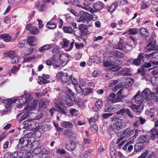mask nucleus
Wrapping results in <instances>:
<instances>
[{
	"mask_svg": "<svg viewBox=\"0 0 158 158\" xmlns=\"http://www.w3.org/2000/svg\"><path fill=\"white\" fill-rule=\"evenodd\" d=\"M73 126V124L69 122H64L62 123V126L66 128H71Z\"/></svg>",
	"mask_w": 158,
	"mask_h": 158,
	"instance_id": "obj_32",
	"label": "nucleus"
},
{
	"mask_svg": "<svg viewBox=\"0 0 158 158\" xmlns=\"http://www.w3.org/2000/svg\"><path fill=\"white\" fill-rule=\"evenodd\" d=\"M30 32L33 35H36L39 33V30L36 27L33 26L30 30Z\"/></svg>",
	"mask_w": 158,
	"mask_h": 158,
	"instance_id": "obj_35",
	"label": "nucleus"
},
{
	"mask_svg": "<svg viewBox=\"0 0 158 158\" xmlns=\"http://www.w3.org/2000/svg\"><path fill=\"white\" fill-rule=\"evenodd\" d=\"M130 69L127 68H123L120 71L121 74L124 76H131V74L130 73Z\"/></svg>",
	"mask_w": 158,
	"mask_h": 158,
	"instance_id": "obj_17",
	"label": "nucleus"
},
{
	"mask_svg": "<svg viewBox=\"0 0 158 158\" xmlns=\"http://www.w3.org/2000/svg\"><path fill=\"white\" fill-rule=\"evenodd\" d=\"M13 104L16 106H19L24 103L22 99H14L13 100Z\"/></svg>",
	"mask_w": 158,
	"mask_h": 158,
	"instance_id": "obj_25",
	"label": "nucleus"
},
{
	"mask_svg": "<svg viewBox=\"0 0 158 158\" xmlns=\"http://www.w3.org/2000/svg\"><path fill=\"white\" fill-rule=\"evenodd\" d=\"M151 99L155 102H158V94L156 93H152L151 94Z\"/></svg>",
	"mask_w": 158,
	"mask_h": 158,
	"instance_id": "obj_42",
	"label": "nucleus"
},
{
	"mask_svg": "<svg viewBox=\"0 0 158 158\" xmlns=\"http://www.w3.org/2000/svg\"><path fill=\"white\" fill-rule=\"evenodd\" d=\"M143 148V146L140 145V143H137L134 146L135 151V152H140Z\"/></svg>",
	"mask_w": 158,
	"mask_h": 158,
	"instance_id": "obj_28",
	"label": "nucleus"
},
{
	"mask_svg": "<svg viewBox=\"0 0 158 158\" xmlns=\"http://www.w3.org/2000/svg\"><path fill=\"white\" fill-rule=\"evenodd\" d=\"M150 89L148 88H146L141 93V97L143 100H145L147 101H149L151 100V94Z\"/></svg>",
	"mask_w": 158,
	"mask_h": 158,
	"instance_id": "obj_5",
	"label": "nucleus"
},
{
	"mask_svg": "<svg viewBox=\"0 0 158 158\" xmlns=\"http://www.w3.org/2000/svg\"><path fill=\"white\" fill-rule=\"evenodd\" d=\"M120 117L118 116H114L111 118L112 121V122H118V120H121V119H120Z\"/></svg>",
	"mask_w": 158,
	"mask_h": 158,
	"instance_id": "obj_62",
	"label": "nucleus"
},
{
	"mask_svg": "<svg viewBox=\"0 0 158 158\" xmlns=\"http://www.w3.org/2000/svg\"><path fill=\"white\" fill-rule=\"evenodd\" d=\"M121 69V66L118 65L112 66L110 68V70L111 71L113 72H116L118 71V70H119Z\"/></svg>",
	"mask_w": 158,
	"mask_h": 158,
	"instance_id": "obj_47",
	"label": "nucleus"
},
{
	"mask_svg": "<svg viewBox=\"0 0 158 158\" xmlns=\"http://www.w3.org/2000/svg\"><path fill=\"white\" fill-rule=\"evenodd\" d=\"M83 9L90 12L91 13L93 11V9L91 8L87 2L85 1L83 4Z\"/></svg>",
	"mask_w": 158,
	"mask_h": 158,
	"instance_id": "obj_23",
	"label": "nucleus"
},
{
	"mask_svg": "<svg viewBox=\"0 0 158 158\" xmlns=\"http://www.w3.org/2000/svg\"><path fill=\"white\" fill-rule=\"evenodd\" d=\"M0 38L3 40L4 41L9 42L11 40V37L7 34H2L0 35Z\"/></svg>",
	"mask_w": 158,
	"mask_h": 158,
	"instance_id": "obj_20",
	"label": "nucleus"
},
{
	"mask_svg": "<svg viewBox=\"0 0 158 158\" xmlns=\"http://www.w3.org/2000/svg\"><path fill=\"white\" fill-rule=\"evenodd\" d=\"M122 89H120V90L118 91L117 92V98H119V101L121 100V99H122L124 97L122 95Z\"/></svg>",
	"mask_w": 158,
	"mask_h": 158,
	"instance_id": "obj_59",
	"label": "nucleus"
},
{
	"mask_svg": "<svg viewBox=\"0 0 158 158\" xmlns=\"http://www.w3.org/2000/svg\"><path fill=\"white\" fill-rule=\"evenodd\" d=\"M91 60L93 63H99L100 62V59L97 56H93L91 57Z\"/></svg>",
	"mask_w": 158,
	"mask_h": 158,
	"instance_id": "obj_44",
	"label": "nucleus"
},
{
	"mask_svg": "<svg viewBox=\"0 0 158 158\" xmlns=\"http://www.w3.org/2000/svg\"><path fill=\"white\" fill-rule=\"evenodd\" d=\"M65 94L66 95L68 96V97H71V96H72L73 97L75 94L69 88H68V90L67 91Z\"/></svg>",
	"mask_w": 158,
	"mask_h": 158,
	"instance_id": "obj_50",
	"label": "nucleus"
},
{
	"mask_svg": "<svg viewBox=\"0 0 158 158\" xmlns=\"http://www.w3.org/2000/svg\"><path fill=\"white\" fill-rule=\"evenodd\" d=\"M62 100L64 104H66L69 106H72L73 105L74 102L77 103H78V102L76 101L75 99L73 100L71 97L67 98L66 97H63L62 98Z\"/></svg>",
	"mask_w": 158,
	"mask_h": 158,
	"instance_id": "obj_6",
	"label": "nucleus"
},
{
	"mask_svg": "<svg viewBox=\"0 0 158 158\" xmlns=\"http://www.w3.org/2000/svg\"><path fill=\"white\" fill-rule=\"evenodd\" d=\"M25 42L26 41L25 40H21L20 41L18 45V47L19 48H21L23 47L25 44Z\"/></svg>",
	"mask_w": 158,
	"mask_h": 158,
	"instance_id": "obj_60",
	"label": "nucleus"
},
{
	"mask_svg": "<svg viewBox=\"0 0 158 158\" xmlns=\"http://www.w3.org/2000/svg\"><path fill=\"white\" fill-rule=\"evenodd\" d=\"M133 80L131 78H127L125 79V83L126 84L130 85L133 83Z\"/></svg>",
	"mask_w": 158,
	"mask_h": 158,
	"instance_id": "obj_52",
	"label": "nucleus"
},
{
	"mask_svg": "<svg viewBox=\"0 0 158 158\" xmlns=\"http://www.w3.org/2000/svg\"><path fill=\"white\" fill-rule=\"evenodd\" d=\"M25 103L27 104L28 103L30 102L32 100V97L31 95L29 94H26L25 96Z\"/></svg>",
	"mask_w": 158,
	"mask_h": 158,
	"instance_id": "obj_41",
	"label": "nucleus"
},
{
	"mask_svg": "<svg viewBox=\"0 0 158 158\" xmlns=\"http://www.w3.org/2000/svg\"><path fill=\"white\" fill-rule=\"evenodd\" d=\"M39 126V124L38 123L32 121L29 124V128L32 130L36 129Z\"/></svg>",
	"mask_w": 158,
	"mask_h": 158,
	"instance_id": "obj_30",
	"label": "nucleus"
},
{
	"mask_svg": "<svg viewBox=\"0 0 158 158\" xmlns=\"http://www.w3.org/2000/svg\"><path fill=\"white\" fill-rule=\"evenodd\" d=\"M138 31L139 30L137 28H131L128 30L129 34L134 35L137 34Z\"/></svg>",
	"mask_w": 158,
	"mask_h": 158,
	"instance_id": "obj_40",
	"label": "nucleus"
},
{
	"mask_svg": "<svg viewBox=\"0 0 158 158\" xmlns=\"http://www.w3.org/2000/svg\"><path fill=\"white\" fill-rule=\"evenodd\" d=\"M72 74H69L68 73H64L61 71L57 75L56 78L60 80L63 83H67L72 79Z\"/></svg>",
	"mask_w": 158,
	"mask_h": 158,
	"instance_id": "obj_2",
	"label": "nucleus"
},
{
	"mask_svg": "<svg viewBox=\"0 0 158 158\" xmlns=\"http://www.w3.org/2000/svg\"><path fill=\"white\" fill-rule=\"evenodd\" d=\"M110 154L111 158H116L117 156V152L115 149L114 148H110Z\"/></svg>",
	"mask_w": 158,
	"mask_h": 158,
	"instance_id": "obj_24",
	"label": "nucleus"
},
{
	"mask_svg": "<svg viewBox=\"0 0 158 158\" xmlns=\"http://www.w3.org/2000/svg\"><path fill=\"white\" fill-rule=\"evenodd\" d=\"M144 53H139L138 56L137 58L134 59L133 61V64L137 66L141 64L142 60H144V56H143Z\"/></svg>",
	"mask_w": 158,
	"mask_h": 158,
	"instance_id": "obj_8",
	"label": "nucleus"
},
{
	"mask_svg": "<svg viewBox=\"0 0 158 158\" xmlns=\"http://www.w3.org/2000/svg\"><path fill=\"white\" fill-rule=\"evenodd\" d=\"M57 55H58L57 53H55L53 55L52 59L46 60L45 62L46 64L47 65L51 66L55 63L56 62L55 58Z\"/></svg>",
	"mask_w": 158,
	"mask_h": 158,
	"instance_id": "obj_21",
	"label": "nucleus"
},
{
	"mask_svg": "<svg viewBox=\"0 0 158 158\" xmlns=\"http://www.w3.org/2000/svg\"><path fill=\"white\" fill-rule=\"evenodd\" d=\"M11 157L13 158H21L22 157V153L18 152H15L11 153Z\"/></svg>",
	"mask_w": 158,
	"mask_h": 158,
	"instance_id": "obj_29",
	"label": "nucleus"
},
{
	"mask_svg": "<svg viewBox=\"0 0 158 158\" xmlns=\"http://www.w3.org/2000/svg\"><path fill=\"white\" fill-rule=\"evenodd\" d=\"M76 147L75 143L74 142L71 143L70 144L67 145L66 148L69 151H72L75 149Z\"/></svg>",
	"mask_w": 158,
	"mask_h": 158,
	"instance_id": "obj_26",
	"label": "nucleus"
},
{
	"mask_svg": "<svg viewBox=\"0 0 158 158\" xmlns=\"http://www.w3.org/2000/svg\"><path fill=\"white\" fill-rule=\"evenodd\" d=\"M111 103H107L106 104L104 109V111L105 112H111L112 106L110 105Z\"/></svg>",
	"mask_w": 158,
	"mask_h": 158,
	"instance_id": "obj_34",
	"label": "nucleus"
},
{
	"mask_svg": "<svg viewBox=\"0 0 158 158\" xmlns=\"http://www.w3.org/2000/svg\"><path fill=\"white\" fill-rule=\"evenodd\" d=\"M139 141V143H143L145 142L148 141V139L147 138L146 136L145 135L140 136L138 138Z\"/></svg>",
	"mask_w": 158,
	"mask_h": 158,
	"instance_id": "obj_38",
	"label": "nucleus"
},
{
	"mask_svg": "<svg viewBox=\"0 0 158 158\" xmlns=\"http://www.w3.org/2000/svg\"><path fill=\"white\" fill-rule=\"evenodd\" d=\"M86 27L85 24H81L79 26V29L82 32Z\"/></svg>",
	"mask_w": 158,
	"mask_h": 158,
	"instance_id": "obj_63",
	"label": "nucleus"
},
{
	"mask_svg": "<svg viewBox=\"0 0 158 158\" xmlns=\"http://www.w3.org/2000/svg\"><path fill=\"white\" fill-rule=\"evenodd\" d=\"M50 78L49 75L43 74L42 77H39L40 81H38V83L40 85L46 84L48 83V81L46 80L49 79Z\"/></svg>",
	"mask_w": 158,
	"mask_h": 158,
	"instance_id": "obj_14",
	"label": "nucleus"
},
{
	"mask_svg": "<svg viewBox=\"0 0 158 158\" xmlns=\"http://www.w3.org/2000/svg\"><path fill=\"white\" fill-rule=\"evenodd\" d=\"M130 107L134 111L136 112L138 114H139L143 110L142 109V107L140 105L136 106L133 105L131 106Z\"/></svg>",
	"mask_w": 158,
	"mask_h": 158,
	"instance_id": "obj_19",
	"label": "nucleus"
},
{
	"mask_svg": "<svg viewBox=\"0 0 158 158\" xmlns=\"http://www.w3.org/2000/svg\"><path fill=\"white\" fill-rule=\"evenodd\" d=\"M25 50L26 51L28 52L27 53H25L26 55H29L32 53L33 51V49L32 48H29L28 47H25Z\"/></svg>",
	"mask_w": 158,
	"mask_h": 158,
	"instance_id": "obj_54",
	"label": "nucleus"
},
{
	"mask_svg": "<svg viewBox=\"0 0 158 158\" xmlns=\"http://www.w3.org/2000/svg\"><path fill=\"white\" fill-rule=\"evenodd\" d=\"M6 106L7 108L9 107H11L13 104V100L9 99L7 100H6Z\"/></svg>",
	"mask_w": 158,
	"mask_h": 158,
	"instance_id": "obj_45",
	"label": "nucleus"
},
{
	"mask_svg": "<svg viewBox=\"0 0 158 158\" xmlns=\"http://www.w3.org/2000/svg\"><path fill=\"white\" fill-rule=\"evenodd\" d=\"M117 7V6L116 5L115 3H114L108 7V10L109 12H113L115 10Z\"/></svg>",
	"mask_w": 158,
	"mask_h": 158,
	"instance_id": "obj_39",
	"label": "nucleus"
},
{
	"mask_svg": "<svg viewBox=\"0 0 158 158\" xmlns=\"http://www.w3.org/2000/svg\"><path fill=\"white\" fill-rule=\"evenodd\" d=\"M93 6L95 10L93 9V11L92 12V13L96 12L98 10L103 9L104 7V4L101 2H98L96 3H94Z\"/></svg>",
	"mask_w": 158,
	"mask_h": 158,
	"instance_id": "obj_7",
	"label": "nucleus"
},
{
	"mask_svg": "<svg viewBox=\"0 0 158 158\" xmlns=\"http://www.w3.org/2000/svg\"><path fill=\"white\" fill-rule=\"evenodd\" d=\"M19 143L23 145V146H27V142L26 139H25L23 137L20 138L19 140Z\"/></svg>",
	"mask_w": 158,
	"mask_h": 158,
	"instance_id": "obj_37",
	"label": "nucleus"
},
{
	"mask_svg": "<svg viewBox=\"0 0 158 158\" xmlns=\"http://www.w3.org/2000/svg\"><path fill=\"white\" fill-rule=\"evenodd\" d=\"M56 25L54 23L51 22V21L47 22V27L49 29H54L56 27Z\"/></svg>",
	"mask_w": 158,
	"mask_h": 158,
	"instance_id": "obj_27",
	"label": "nucleus"
},
{
	"mask_svg": "<svg viewBox=\"0 0 158 158\" xmlns=\"http://www.w3.org/2000/svg\"><path fill=\"white\" fill-rule=\"evenodd\" d=\"M125 45L124 44L123 42L120 39L119 42L118 44V47L116 48L117 49H118L119 50H122L123 48H125Z\"/></svg>",
	"mask_w": 158,
	"mask_h": 158,
	"instance_id": "obj_43",
	"label": "nucleus"
},
{
	"mask_svg": "<svg viewBox=\"0 0 158 158\" xmlns=\"http://www.w3.org/2000/svg\"><path fill=\"white\" fill-rule=\"evenodd\" d=\"M114 64V62L113 61L107 60L104 62L103 63V65L105 67H108Z\"/></svg>",
	"mask_w": 158,
	"mask_h": 158,
	"instance_id": "obj_53",
	"label": "nucleus"
},
{
	"mask_svg": "<svg viewBox=\"0 0 158 158\" xmlns=\"http://www.w3.org/2000/svg\"><path fill=\"white\" fill-rule=\"evenodd\" d=\"M102 102L101 101L98 100L95 103V106L99 109H100L102 107Z\"/></svg>",
	"mask_w": 158,
	"mask_h": 158,
	"instance_id": "obj_49",
	"label": "nucleus"
},
{
	"mask_svg": "<svg viewBox=\"0 0 158 158\" xmlns=\"http://www.w3.org/2000/svg\"><path fill=\"white\" fill-rule=\"evenodd\" d=\"M90 129L92 131L94 132H97L98 130L97 125L95 124H93L90 127Z\"/></svg>",
	"mask_w": 158,
	"mask_h": 158,
	"instance_id": "obj_51",
	"label": "nucleus"
},
{
	"mask_svg": "<svg viewBox=\"0 0 158 158\" xmlns=\"http://www.w3.org/2000/svg\"><path fill=\"white\" fill-rule=\"evenodd\" d=\"M113 55L118 58H122L124 56V53L121 51H115L113 52Z\"/></svg>",
	"mask_w": 158,
	"mask_h": 158,
	"instance_id": "obj_22",
	"label": "nucleus"
},
{
	"mask_svg": "<svg viewBox=\"0 0 158 158\" xmlns=\"http://www.w3.org/2000/svg\"><path fill=\"white\" fill-rule=\"evenodd\" d=\"M60 62L64 65L67 64L69 60V55L67 54H62L60 56Z\"/></svg>",
	"mask_w": 158,
	"mask_h": 158,
	"instance_id": "obj_10",
	"label": "nucleus"
},
{
	"mask_svg": "<svg viewBox=\"0 0 158 158\" xmlns=\"http://www.w3.org/2000/svg\"><path fill=\"white\" fill-rule=\"evenodd\" d=\"M20 67V64H18L17 66H13L11 69V72L12 73H15L18 70H19Z\"/></svg>",
	"mask_w": 158,
	"mask_h": 158,
	"instance_id": "obj_46",
	"label": "nucleus"
},
{
	"mask_svg": "<svg viewBox=\"0 0 158 158\" xmlns=\"http://www.w3.org/2000/svg\"><path fill=\"white\" fill-rule=\"evenodd\" d=\"M33 134L32 132L28 133L25 134L23 137L25 139H31Z\"/></svg>",
	"mask_w": 158,
	"mask_h": 158,
	"instance_id": "obj_56",
	"label": "nucleus"
},
{
	"mask_svg": "<svg viewBox=\"0 0 158 158\" xmlns=\"http://www.w3.org/2000/svg\"><path fill=\"white\" fill-rule=\"evenodd\" d=\"M63 29L64 32L65 33L71 34L73 31V30L72 27L70 26L64 27Z\"/></svg>",
	"mask_w": 158,
	"mask_h": 158,
	"instance_id": "obj_31",
	"label": "nucleus"
},
{
	"mask_svg": "<svg viewBox=\"0 0 158 158\" xmlns=\"http://www.w3.org/2000/svg\"><path fill=\"white\" fill-rule=\"evenodd\" d=\"M4 55L5 56L9 57L10 58L11 63L12 64L17 63L19 61V57L17 55L14 51H10L5 53Z\"/></svg>",
	"mask_w": 158,
	"mask_h": 158,
	"instance_id": "obj_4",
	"label": "nucleus"
},
{
	"mask_svg": "<svg viewBox=\"0 0 158 158\" xmlns=\"http://www.w3.org/2000/svg\"><path fill=\"white\" fill-rule=\"evenodd\" d=\"M137 73L141 75H143L145 74V70L143 66H141L138 69Z\"/></svg>",
	"mask_w": 158,
	"mask_h": 158,
	"instance_id": "obj_36",
	"label": "nucleus"
},
{
	"mask_svg": "<svg viewBox=\"0 0 158 158\" xmlns=\"http://www.w3.org/2000/svg\"><path fill=\"white\" fill-rule=\"evenodd\" d=\"M81 16L79 19L80 21L85 22V20H89L91 18L90 14L86 12H81Z\"/></svg>",
	"mask_w": 158,
	"mask_h": 158,
	"instance_id": "obj_11",
	"label": "nucleus"
},
{
	"mask_svg": "<svg viewBox=\"0 0 158 158\" xmlns=\"http://www.w3.org/2000/svg\"><path fill=\"white\" fill-rule=\"evenodd\" d=\"M140 93V91H139L132 98L133 101L139 105L141 104L143 102V99L142 98L141 96L139 95Z\"/></svg>",
	"mask_w": 158,
	"mask_h": 158,
	"instance_id": "obj_13",
	"label": "nucleus"
},
{
	"mask_svg": "<svg viewBox=\"0 0 158 158\" xmlns=\"http://www.w3.org/2000/svg\"><path fill=\"white\" fill-rule=\"evenodd\" d=\"M149 151L148 150H146L138 158H145L148 155Z\"/></svg>",
	"mask_w": 158,
	"mask_h": 158,
	"instance_id": "obj_55",
	"label": "nucleus"
},
{
	"mask_svg": "<svg viewBox=\"0 0 158 158\" xmlns=\"http://www.w3.org/2000/svg\"><path fill=\"white\" fill-rule=\"evenodd\" d=\"M140 34L142 36L145 38L149 36L150 34V31L144 27L141 28L139 31Z\"/></svg>",
	"mask_w": 158,
	"mask_h": 158,
	"instance_id": "obj_16",
	"label": "nucleus"
},
{
	"mask_svg": "<svg viewBox=\"0 0 158 158\" xmlns=\"http://www.w3.org/2000/svg\"><path fill=\"white\" fill-rule=\"evenodd\" d=\"M126 125V124L123 123L117 122L111 125L109 130H113L114 133H117L118 131H120L123 130Z\"/></svg>",
	"mask_w": 158,
	"mask_h": 158,
	"instance_id": "obj_3",
	"label": "nucleus"
},
{
	"mask_svg": "<svg viewBox=\"0 0 158 158\" xmlns=\"http://www.w3.org/2000/svg\"><path fill=\"white\" fill-rule=\"evenodd\" d=\"M154 50L158 51V47L155 42H150L147 45L146 47L147 52H151Z\"/></svg>",
	"mask_w": 158,
	"mask_h": 158,
	"instance_id": "obj_9",
	"label": "nucleus"
},
{
	"mask_svg": "<svg viewBox=\"0 0 158 158\" xmlns=\"http://www.w3.org/2000/svg\"><path fill=\"white\" fill-rule=\"evenodd\" d=\"M46 8V5L44 4H41L40 6L38 8V9L40 11L42 12L45 10Z\"/></svg>",
	"mask_w": 158,
	"mask_h": 158,
	"instance_id": "obj_57",
	"label": "nucleus"
},
{
	"mask_svg": "<svg viewBox=\"0 0 158 158\" xmlns=\"http://www.w3.org/2000/svg\"><path fill=\"white\" fill-rule=\"evenodd\" d=\"M122 138H120L118 141L117 142V144L118 145L119 147H121V146L124 143V142L123 141H122L120 142L122 140Z\"/></svg>",
	"mask_w": 158,
	"mask_h": 158,
	"instance_id": "obj_61",
	"label": "nucleus"
},
{
	"mask_svg": "<svg viewBox=\"0 0 158 158\" xmlns=\"http://www.w3.org/2000/svg\"><path fill=\"white\" fill-rule=\"evenodd\" d=\"M53 44H46L40 48L38 49V51L40 52H41L53 48Z\"/></svg>",
	"mask_w": 158,
	"mask_h": 158,
	"instance_id": "obj_18",
	"label": "nucleus"
},
{
	"mask_svg": "<svg viewBox=\"0 0 158 158\" xmlns=\"http://www.w3.org/2000/svg\"><path fill=\"white\" fill-rule=\"evenodd\" d=\"M37 39L34 36H30L27 39V42L30 46L35 45L37 41Z\"/></svg>",
	"mask_w": 158,
	"mask_h": 158,
	"instance_id": "obj_15",
	"label": "nucleus"
},
{
	"mask_svg": "<svg viewBox=\"0 0 158 158\" xmlns=\"http://www.w3.org/2000/svg\"><path fill=\"white\" fill-rule=\"evenodd\" d=\"M126 108H123L120 109L119 110L116 112V113L117 114L121 115L125 118L126 116L125 114L126 113Z\"/></svg>",
	"mask_w": 158,
	"mask_h": 158,
	"instance_id": "obj_33",
	"label": "nucleus"
},
{
	"mask_svg": "<svg viewBox=\"0 0 158 158\" xmlns=\"http://www.w3.org/2000/svg\"><path fill=\"white\" fill-rule=\"evenodd\" d=\"M126 44L127 46V49L128 51H131L133 49V46L132 45L129 44L127 43H126Z\"/></svg>",
	"mask_w": 158,
	"mask_h": 158,
	"instance_id": "obj_64",
	"label": "nucleus"
},
{
	"mask_svg": "<svg viewBox=\"0 0 158 158\" xmlns=\"http://www.w3.org/2000/svg\"><path fill=\"white\" fill-rule=\"evenodd\" d=\"M70 80L72 82V83H69L67 84V88H69L70 85H73L75 86L77 85V81L74 78H73V76L72 77V79H70Z\"/></svg>",
	"mask_w": 158,
	"mask_h": 158,
	"instance_id": "obj_48",
	"label": "nucleus"
},
{
	"mask_svg": "<svg viewBox=\"0 0 158 158\" xmlns=\"http://www.w3.org/2000/svg\"><path fill=\"white\" fill-rule=\"evenodd\" d=\"M38 102L36 101H34V105H31V106H27L24 109V110L26 111V113L23 114L20 119H19V121H22L26 119L27 117L31 120H33L35 119L36 115L35 113L33 112H30L35 107V106L37 104Z\"/></svg>",
	"mask_w": 158,
	"mask_h": 158,
	"instance_id": "obj_1",
	"label": "nucleus"
},
{
	"mask_svg": "<svg viewBox=\"0 0 158 158\" xmlns=\"http://www.w3.org/2000/svg\"><path fill=\"white\" fill-rule=\"evenodd\" d=\"M157 53L156 52H154L150 54H146L145 55H143L144 56V58H150L151 57H153Z\"/></svg>",
	"mask_w": 158,
	"mask_h": 158,
	"instance_id": "obj_58",
	"label": "nucleus"
},
{
	"mask_svg": "<svg viewBox=\"0 0 158 158\" xmlns=\"http://www.w3.org/2000/svg\"><path fill=\"white\" fill-rule=\"evenodd\" d=\"M119 101V98H117L115 94L113 93H111L110 94L109 96L108 97L107 102L109 103L110 102L113 103L117 102Z\"/></svg>",
	"mask_w": 158,
	"mask_h": 158,
	"instance_id": "obj_12",
	"label": "nucleus"
}]
</instances>
